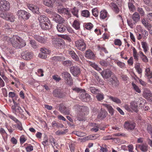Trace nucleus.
I'll use <instances>...</instances> for the list:
<instances>
[{
    "label": "nucleus",
    "mask_w": 152,
    "mask_h": 152,
    "mask_svg": "<svg viewBox=\"0 0 152 152\" xmlns=\"http://www.w3.org/2000/svg\"><path fill=\"white\" fill-rule=\"evenodd\" d=\"M14 40L12 41L13 46L16 48H21L26 45L25 41L18 36L14 37Z\"/></svg>",
    "instance_id": "f257e3e1"
},
{
    "label": "nucleus",
    "mask_w": 152,
    "mask_h": 152,
    "mask_svg": "<svg viewBox=\"0 0 152 152\" xmlns=\"http://www.w3.org/2000/svg\"><path fill=\"white\" fill-rule=\"evenodd\" d=\"M64 82L68 85H71L73 84V80L70 74L67 72H64L61 73Z\"/></svg>",
    "instance_id": "f03ea898"
},
{
    "label": "nucleus",
    "mask_w": 152,
    "mask_h": 152,
    "mask_svg": "<svg viewBox=\"0 0 152 152\" xmlns=\"http://www.w3.org/2000/svg\"><path fill=\"white\" fill-rule=\"evenodd\" d=\"M75 46L78 50L83 51L86 50V45L83 39L78 40L75 42Z\"/></svg>",
    "instance_id": "7ed1b4c3"
},
{
    "label": "nucleus",
    "mask_w": 152,
    "mask_h": 152,
    "mask_svg": "<svg viewBox=\"0 0 152 152\" xmlns=\"http://www.w3.org/2000/svg\"><path fill=\"white\" fill-rule=\"evenodd\" d=\"M52 43L54 47L56 48L63 47L64 44V41L58 38H53L52 39Z\"/></svg>",
    "instance_id": "20e7f679"
},
{
    "label": "nucleus",
    "mask_w": 152,
    "mask_h": 152,
    "mask_svg": "<svg viewBox=\"0 0 152 152\" xmlns=\"http://www.w3.org/2000/svg\"><path fill=\"white\" fill-rule=\"evenodd\" d=\"M17 15L24 20L28 19L30 16L29 13L23 10H19L17 12Z\"/></svg>",
    "instance_id": "39448f33"
},
{
    "label": "nucleus",
    "mask_w": 152,
    "mask_h": 152,
    "mask_svg": "<svg viewBox=\"0 0 152 152\" xmlns=\"http://www.w3.org/2000/svg\"><path fill=\"white\" fill-rule=\"evenodd\" d=\"M69 69L70 72L75 77H77L80 74V69L78 66H71Z\"/></svg>",
    "instance_id": "423d86ee"
},
{
    "label": "nucleus",
    "mask_w": 152,
    "mask_h": 152,
    "mask_svg": "<svg viewBox=\"0 0 152 152\" xmlns=\"http://www.w3.org/2000/svg\"><path fill=\"white\" fill-rule=\"evenodd\" d=\"M136 124L132 121H126L124 124V127L128 130H133L134 129L135 126Z\"/></svg>",
    "instance_id": "0eeeda50"
},
{
    "label": "nucleus",
    "mask_w": 152,
    "mask_h": 152,
    "mask_svg": "<svg viewBox=\"0 0 152 152\" xmlns=\"http://www.w3.org/2000/svg\"><path fill=\"white\" fill-rule=\"evenodd\" d=\"M143 96L152 104V93L147 88L145 89L143 92Z\"/></svg>",
    "instance_id": "6e6552de"
},
{
    "label": "nucleus",
    "mask_w": 152,
    "mask_h": 152,
    "mask_svg": "<svg viewBox=\"0 0 152 152\" xmlns=\"http://www.w3.org/2000/svg\"><path fill=\"white\" fill-rule=\"evenodd\" d=\"M110 84L113 87L118 86L119 84V81L117 78L115 76H113L109 80Z\"/></svg>",
    "instance_id": "1a4fd4ad"
},
{
    "label": "nucleus",
    "mask_w": 152,
    "mask_h": 152,
    "mask_svg": "<svg viewBox=\"0 0 152 152\" xmlns=\"http://www.w3.org/2000/svg\"><path fill=\"white\" fill-rule=\"evenodd\" d=\"M33 54L27 51L22 52L21 53L22 58L24 60H28L32 58Z\"/></svg>",
    "instance_id": "9d476101"
},
{
    "label": "nucleus",
    "mask_w": 152,
    "mask_h": 152,
    "mask_svg": "<svg viewBox=\"0 0 152 152\" xmlns=\"http://www.w3.org/2000/svg\"><path fill=\"white\" fill-rule=\"evenodd\" d=\"M100 74L104 78L107 79L111 77L113 73L109 69H107L102 71Z\"/></svg>",
    "instance_id": "9b49d317"
},
{
    "label": "nucleus",
    "mask_w": 152,
    "mask_h": 152,
    "mask_svg": "<svg viewBox=\"0 0 152 152\" xmlns=\"http://www.w3.org/2000/svg\"><path fill=\"white\" fill-rule=\"evenodd\" d=\"M27 7L28 9L34 13L39 14L40 12L39 11V8L37 6L32 4H28Z\"/></svg>",
    "instance_id": "f8f14e48"
},
{
    "label": "nucleus",
    "mask_w": 152,
    "mask_h": 152,
    "mask_svg": "<svg viewBox=\"0 0 152 152\" xmlns=\"http://www.w3.org/2000/svg\"><path fill=\"white\" fill-rule=\"evenodd\" d=\"M12 111L16 114L18 113L21 115H23V113L24 110H25V108L23 107V108H21L19 106L17 107H12Z\"/></svg>",
    "instance_id": "ddd939ff"
},
{
    "label": "nucleus",
    "mask_w": 152,
    "mask_h": 152,
    "mask_svg": "<svg viewBox=\"0 0 152 152\" xmlns=\"http://www.w3.org/2000/svg\"><path fill=\"white\" fill-rule=\"evenodd\" d=\"M68 9L67 8L60 7L57 9L58 12L60 14H63L67 15L68 17L69 18L71 17V14L69 11Z\"/></svg>",
    "instance_id": "4468645a"
},
{
    "label": "nucleus",
    "mask_w": 152,
    "mask_h": 152,
    "mask_svg": "<svg viewBox=\"0 0 152 152\" xmlns=\"http://www.w3.org/2000/svg\"><path fill=\"white\" fill-rule=\"evenodd\" d=\"M59 109L61 113L65 115H69V110L66 108L63 104H61L59 105Z\"/></svg>",
    "instance_id": "2eb2a0df"
},
{
    "label": "nucleus",
    "mask_w": 152,
    "mask_h": 152,
    "mask_svg": "<svg viewBox=\"0 0 152 152\" xmlns=\"http://www.w3.org/2000/svg\"><path fill=\"white\" fill-rule=\"evenodd\" d=\"M38 19L39 22V25L50 22L49 19L45 15H41L39 16Z\"/></svg>",
    "instance_id": "dca6fc26"
},
{
    "label": "nucleus",
    "mask_w": 152,
    "mask_h": 152,
    "mask_svg": "<svg viewBox=\"0 0 152 152\" xmlns=\"http://www.w3.org/2000/svg\"><path fill=\"white\" fill-rule=\"evenodd\" d=\"M34 37L36 40L41 43H45L47 41V38L44 37H42L39 35H35Z\"/></svg>",
    "instance_id": "f3484780"
},
{
    "label": "nucleus",
    "mask_w": 152,
    "mask_h": 152,
    "mask_svg": "<svg viewBox=\"0 0 152 152\" xmlns=\"http://www.w3.org/2000/svg\"><path fill=\"white\" fill-rule=\"evenodd\" d=\"M10 4L6 0H4L3 1V3L1 6L0 11H8L10 9Z\"/></svg>",
    "instance_id": "a211bd4d"
},
{
    "label": "nucleus",
    "mask_w": 152,
    "mask_h": 152,
    "mask_svg": "<svg viewBox=\"0 0 152 152\" xmlns=\"http://www.w3.org/2000/svg\"><path fill=\"white\" fill-rule=\"evenodd\" d=\"M53 94L54 96L58 98H62L65 96L64 94L61 92L60 90L58 89L54 90Z\"/></svg>",
    "instance_id": "6ab92c4d"
},
{
    "label": "nucleus",
    "mask_w": 152,
    "mask_h": 152,
    "mask_svg": "<svg viewBox=\"0 0 152 152\" xmlns=\"http://www.w3.org/2000/svg\"><path fill=\"white\" fill-rule=\"evenodd\" d=\"M62 23H58L56 26L58 31L61 33L64 32L67 28Z\"/></svg>",
    "instance_id": "aec40b11"
},
{
    "label": "nucleus",
    "mask_w": 152,
    "mask_h": 152,
    "mask_svg": "<svg viewBox=\"0 0 152 152\" xmlns=\"http://www.w3.org/2000/svg\"><path fill=\"white\" fill-rule=\"evenodd\" d=\"M54 19L55 21L58 23H63L64 21V18L60 15L57 14H55Z\"/></svg>",
    "instance_id": "412c9836"
},
{
    "label": "nucleus",
    "mask_w": 152,
    "mask_h": 152,
    "mask_svg": "<svg viewBox=\"0 0 152 152\" xmlns=\"http://www.w3.org/2000/svg\"><path fill=\"white\" fill-rule=\"evenodd\" d=\"M41 28L44 30H47L50 29L52 27V25L50 21L49 22L40 25Z\"/></svg>",
    "instance_id": "4be33fe9"
},
{
    "label": "nucleus",
    "mask_w": 152,
    "mask_h": 152,
    "mask_svg": "<svg viewBox=\"0 0 152 152\" xmlns=\"http://www.w3.org/2000/svg\"><path fill=\"white\" fill-rule=\"evenodd\" d=\"M140 16L138 12H134L132 16V18L134 21V24L138 22L140 20Z\"/></svg>",
    "instance_id": "5701e85b"
},
{
    "label": "nucleus",
    "mask_w": 152,
    "mask_h": 152,
    "mask_svg": "<svg viewBox=\"0 0 152 152\" xmlns=\"http://www.w3.org/2000/svg\"><path fill=\"white\" fill-rule=\"evenodd\" d=\"M69 54L73 60L76 61H79V58L78 56L74 51L72 50L69 51Z\"/></svg>",
    "instance_id": "b1692460"
},
{
    "label": "nucleus",
    "mask_w": 152,
    "mask_h": 152,
    "mask_svg": "<svg viewBox=\"0 0 152 152\" xmlns=\"http://www.w3.org/2000/svg\"><path fill=\"white\" fill-rule=\"evenodd\" d=\"M55 2H57V0H45L44 4L47 6L53 7V3Z\"/></svg>",
    "instance_id": "393cba45"
},
{
    "label": "nucleus",
    "mask_w": 152,
    "mask_h": 152,
    "mask_svg": "<svg viewBox=\"0 0 152 152\" xmlns=\"http://www.w3.org/2000/svg\"><path fill=\"white\" fill-rule=\"evenodd\" d=\"M85 56L86 58L91 59L94 58L95 56L94 53L90 50L86 51Z\"/></svg>",
    "instance_id": "a878e982"
},
{
    "label": "nucleus",
    "mask_w": 152,
    "mask_h": 152,
    "mask_svg": "<svg viewBox=\"0 0 152 152\" xmlns=\"http://www.w3.org/2000/svg\"><path fill=\"white\" fill-rule=\"evenodd\" d=\"M140 149L142 152H146L148 150V146L146 143H142L138 145Z\"/></svg>",
    "instance_id": "bb28decb"
},
{
    "label": "nucleus",
    "mask_w": 152,
    "mask_h": 152,
    "mask_svg": "<svg viewBox=\"0 0 152 152\" xmlns=\"http://www.w3.org/2000/svg\"><path fill=\"white\" fill-rule=\"evenodd\" d=\"M102 105L107 109L109 113L112 115L113 114L114 112V110L111 105L106 104H103Z\"/></svg>",
    "instance_id": "cd10ccee"
},
{
    "label": "nucleus",
    "mask_w": 152,
    "mask_h": 152,
    "mask_svg": "<svg viewBox=\"0 0 152 152\" xmlns=\"http://www.w3.org/2000/svg\"><path fill=\"white\" fill-rule=\"evenodd\" d=\"M15 17L12 14L8 13L6 15V20H9L11 22H13L15 21Z\"/></svg>",
    "instance_id": "c85d7f7f"
},
{
    "label": "nucleus",
    "mask_w": 152,
    "mask_h": 152,
    "mask_svg": "<svg viewBox=\"0 0 152 152\" xmlns=\"http://www.w3.org/2000/svg\"><path fill=\"white\" fill-rule=\"evenodd\" d=\"M107 114V111L104 110H102L99 113L98 118L100 120H102L105 118Z\"/></svg>",
    "instance_id": "c756f323"
},
{
    "label": "nucleus",
    "mask_w": 152,
    "mask_h": 152,
    "mask_svg": "<svg viewBox=\"0 0 152 152\" xmlns=\"http://www.w3.org/2000/svg\"><path fill=\"white\" fill-rule=\"evenodd\" d=\"M145 75L148 78L150 79L152 77V71H151L149 68L145 69Z\"/></svg>",
    "instance_id": "7c9ffc66"
},
{
    "label": "nucleus",
    "mask_w": 152,
    "mask_h": 152,
    "mask_svg": "<svg viewBox=\"0 0 152 152\" xmlns=\"http://www.w3.org/2000/svg\"><path fill=\"white\" fill-rule=\"evenodd\" d=\"M134 2V0H129L128 5L129 10L132 11H133L135 10V6L133 5Z\"/></svg>",
    "instance_id": "2f4dec72"
},
{
    "label": "nucleus",
    "mask_w": 152,
    "mask_h": 152,
    "mask_svg": "<svg viewBox=\"0 0 152 152\" xmlns=\"http://www.w3.org/2000/svg\"><path fill=\"white\" fill-rule=\"evenodd\" d=\"M52 60L55 62L63 61L65 59V58L62 56H54L52 58Z\"/></svg>",
    "instance_id": "473e14b6"
},
{
    "label": "nucleus",
    "mask_w": 152,
    "mask_h": 152,
    "mask_svg": "<svg viewBox=\"0 0 152 152\" xmlns=\"http://www.w3.org/2000/svg\"><path fill=\"white\" fill-rule=\"evenodd\" d=\"M108 97L109 99L117 104H120L121 103V100L117 97H114L110 96H108Z\"/></svg>",
    "instance_id": "72a5a7b5"
},
{
    "label": "nucleus",
    "mask_w": 152,
    "mask_h": 152,
    "mask_svg": "<svg viewBox=\"0 0 152 152\" xmlns=\"http://www.w3.org/2000/svg\"><path fill=\"white\" fill-rule=\"evenodd\" d=\"M131 107L132 110L136 113L138 111L137 110L138 105L137 103L134 102H132L130 103Z\"/></svg>",
    "instance_id": "f704fd0d"
},
{
    "label": "nucleus",
    "mask_w": 152,
    "mask_h": 152,
    "mask_svg": "<svg viewBox=\"0 0 152 152\" xmlns=\"http://www.w3.org/2000/svg\"><path fill=\"white\" fill-rule=\"evenodd\" d=\"M142 24L148 30L151 29V25L149 23H148L145 19H143L142 21Z\"/></svg>",
    "instance_id": "c9c22d12"
},
{
    "label": "nucleus",
    "mask_w": 152,
    "mask_h": 152,
    "mask_svg": "<svg viewBox=\"0 0 152 152\" xmlns=\"http://www.w3.org/2000/svg\"><path fill=\"white\" fill-rule=\"evenodd\" d=\"M107 12L106 10H102L100 12V18L104 19L107 17Z\"/></svg>",
    "instance_id": "e433bc0d"
},
{
    "label": "nucleus",
    "mask_w": 152,
    "mask_h": 152,
    "mask_svg": "<svg viewBox=\"0 0 152 152\" xmlns=\"http://www.w3.org/2000/svg\"><path fill=\"white\" fill-rule=\"evenodd\" d=\"M73 27L77 30L80 29V23L77 20H75L72 24Z\"/></svg>",
    "instance_id": "4c0bfd02"
},
{
    "label": "nucleus",
    "mask_w": 152,
    "mask_h": 152,
    "mask_svg": "<svg viewBox=\"0 0 152 152\" xmlns=\"http://www.w3.org/2000/svg\"><path fill=\"white\" fill-rule=\"evenodd\" d=\"M68 129H65L63 131H57L56 132L55 134L57 135L60 136L66 134L68 132Z\"/></svg>",
    "instance_id": "58836bf2"
},
{
    "label": "nucleus",
    "mask_w": 152,
    "mask_h": 152,
    "mask_svg": "<svg viewBox=\"0 0 152 152\" xmlns=\"http://www.w3.org/2000/svg\"><path fill=\"white\" fill-rule=\"evenodd\" d=\"M81 111L80 113L83 114L84 115H87L89 111V110L88 107L85 106H83L82 107Z\"/></svg>",
    "instance_id": "ea45409f"
},
{
    "label": "nucleus",
    "mask_w": 152,
    "mask_h": 152,
    "mask_svg": "<svg viewBox=\"0 0 152 152\" xmlns=\"http://www.w3.org/2000/svg\"><path fill=\"white\" fill-rule=\"evenodd\" d=\"M141 44L142 45V48L143 49V50L144 52L146 53L148 51L149 49L147 43L145 42H141Z\"/></svg>",
    "instance_id": "a19ab883"
},
{
    "label": "nucleus",
    "mask_w": 152,
    "mask_h": 152,
    "mask_svg": "<svg viewBox=\"0 0 152 152\" xmlns=\"http://www.w3.org/2000/svg\"><path fill=\"white\" fill-rule=\"evenodd\" d=\"M111 8L113 11L116 13H118L119 12V8L117 5L114 3H111Z\"/></svg>",
    "instance_id": "79ce46f5"
},
{
    "label": "nucleus",
    "mask_w": 152,
    "mask_h": 152,
    "mask_svg": "<svg viewBox=\"0 0 152 152\" xmlns=\"http://www.w3.org/2000/svg\"><path fill=\"white\" fill-rule=\"evenodd\" d=\"M88 89L94 94H97L100 91L99 89L94 87H90Z\"/></svg>",
    "instance_id": "37998d69"
},
{
    "label": "nucleus",
    "mask_w": 152,
    "mask_h": 152,
    "mask_svg": "<svg viewBox=\"0 0 152 152\" xmlns=\"http://www.w3.org/2000/svg\"><path fill=\"white\" fill-rule=\"evenodd\" d=\"M83 100L85 102L89 101L91 99V96L87 93H85V95H83Z\"/></svg>",
    "instance_id": "c03bdc74"
},
{
    "label": "nucleus",
    "mask_w": 152,
    "mask_h": 152,
    "mask_svg": "<svg viewBox=\"0 0 152 152\" xmlns=\"http://www.w3.org/2000/svg\"><path fill=\"white\" fill-rule=\"evenodd\" d=\"M85 115H84L82 113H80L77 115V120L80 121H83L84 120V116Z\"/></svg>",
    "instance_id": "a18cd8bd"
},
{
    "label": "nucleus",
    "mask_w": 152,
    "mask_h": 152,
    "mask_svg": "<svg viewBox=\"0 0 152 152\" xmlns=\"http://www.w3.org/2000/svg\"><path fill=\"white\" fill-rule=\"evenodd\" d=\"M17 124H15L14 126L15 127L18 128L19 130L20 131H21L23 130V127L22 126V124L21 122L20 121H18L16 123Z\"/></svg>",
    "instance_id": "49530a36"
},
{
    "label": "nucleus",
    "mask_w": 152,
    "mask_h": 152,
    "mask_svg": "<svg viewBox=\"0 0 152 152\" xmlns=\"http://www.w3.org/2000/svg\"><path fill=\"white\" fill-rule=\"evenodd\" d=\"M29 43L31 46L34 48H36L38 47V45L36 41L34 40H29Z\"/></svg>",
    "instance_id": "de8ad7c7"
},
{
    "label": "nucleus",
    "mask_w": 152,
    "mask_h": 152,
    "mask_svg": "<svg viewBox=\"0 0 152 152\" xmlns=\"http://www.w3.org/2000/svg\"><path fill=\"white\" fill-rule=\"evenodd\" d=\"M81 15L83 17L88 18L90 15V12L87 10H84L82 11Z\"/></svg>",
    "instance_id": "09e8293b"
},
{
    "label": "nucleus",
    "mask_w": 152,
    "mask_h": 152,
    "mask_svg": "<svg viewBox=\"0 0 152 152\" xmlns=\"http://www.w3.org/2000/svg\"><path fill=\"white\" fill-rule=\"evenodd\" d=\"M96 98L99 101H101L104 99V95L103 94L99 93V92L97 94Z\"/></svg>",
    "instance_id": "8fccbe9b"
},
{
    "label": "nucleus",
    "mask_w": 152,
    "mask_h": 152,
    "mask_svg": "<svg viewBox=\"0 0 152 152\" xmlns=\"http://www.w3.org/2000/svg\"><path fill=\"white\" fill-rule=\"evenodd\" d=\"M71 12L72 14L75 16L77 18L78 17V10L76 8L74 7L73 9L71 10Z\"/></svg>",
    "instance_id": "3c124183"
},
{
    "label": "nucleus",
    "mask_w": 152,
    "mask_h": 152,
    "mask_svg": "<svg viewBox=\"0 0 152 152\" xmlns=\"http://www.w3.org/2000/svg\"><path fill=\"white\" fill-rule=\"evenodd\" d=\"M63 64L64 65L67 66L72 65V62L71 61L66 60L64 61L63 63Z\"/></svg>",
    "instance_id": "603ef678"
},
{
    "label": "nucleus",
    "mask_w": 152,
    "mask_h": 152,
    "mask_svg": "<svg viewBox=\"0 0 152 152\" xmlns=\"http://www.w3.org/2000/svg\"><path fill=\"white\" fill-rule=\"evenodd\" d=\"M132 85L134 89L138 93H140L141 92V91L139 88L138 86H137L134 83H132Z\"/></svg>",
    "instance_id": "864d4df0"
},
{
    "label": "nucleus",
    "mask_w": 152,
    "mask_h": 152,
    "mask_svg": "<svg viewBox=\"0 0 152 152\" xmlns=\"http://www.w3.org/2000/svg\"><path fill=\"white\" fill-rule=\"evenodd\" d=\"M93 25L91 23H86L85 28L88 30H91L93 27Z\"/></svg>",
    "instance_id": "5fc2aeb1"
},
{
    "label": "nucleus",
    "mask_w": 152,
    "mask_h": 152,
    "mask_svg": "<svg viewBox=\"0 0 152 152\" xmlns=\"http://www.w3.org/2000/svg\"><path fill=\"white\" fill-rule=\"evenodd\" d=\"M92 12L93 15L95 17H97L98 15V12L97 8H95L92 9Z\"/></svg>",
    "instance_id": "6e6d98bb"
},
{
    "label": "nucleus",
    "mask_w": 152,
    "mask_h": 152,
    "mask_svg": "<svg viewBox=\"0 0 152 152\" xmlns=\"http://www.w3.org/2000/svg\"><path fill=\"white\" fill-rule=\"evenodd\" d=\"M83 106H80L78 104H76L74 106V108L76 110L79 111L80 113L81 111L82 107H83Z\"/></svg>",
    "instance_id": "4d7b16f0"
},
{
    "label": "nucleus",
    "mask_w": 152,
    "mask_h": 152,
    "mask_svg": "<svg viewBox=\"0 0 152 152\" xmlns=\"http://www.w3.org/2000/svg\"><path fill=\"white\" fill-rule=\"evenodd\" d=\"M41 52L45 54H48L50 53V51L48 49L45 48H42L41 49Z\"/></svg>",
    "instance_id": "13d9d810"
},
{
    "label": "nucleus",
    "mask_w": 152,
    "mask_h": 152,
    "mask_svg": "<svg viewBox=\"0 0 152 152\" xmlns=\"http://www.w3.org/2000/svg\"><path fill=\"white\" fill-rule=\"evenodd\" d=\"M145 4L148 6L152 5V0H143Z\"/></svg>",
    "instance_id": "bf43d9fd"
},
{
    "label": "nucleus",
    "mask_w": 152,
    "mask_h": 152,
    "mask_svg": "<svg viewBox=\"0 0 152 152\" xmlns=\"http://www.w3.org/2000/svg\"><path fill=\"white\" fill-rule=\"evenodd\" d=\"M91 65L95 69L98 71H100L101 70V69L99 68L97 64L95 63H92L91 64Z\"/></svg>",
    "instance_id": "052dcab7"
},
{
    "label": "nucleus",
    "mask_w": 152,
    "mask_h": 152,
    "mask_svg": "<svg viewBox=\"0 0 152 152\" xmlns=\"http://www.w3.org/2000/svg\"><path fill=\"white\" fill-rule=\"evenodd\" d=\"M26 149L27 152H30L33 150V147L31 145H29L26 148Z\"/></svg>",
    "instance_id": "680f3d73"
},
{
    "label": "nucleus",
    "mask_w": 152,
    "mask_h": 152,
    "mask_svg": "<svg viewBox=\"0 0 152 152\" xmlns=\"http://www.w3.org/2000/svg\"><path fill=\"white\" fill-rule=\"evenodd\" d=\"M47 54L42 53H40L38 55V56L42 59H46L47 58Z\"/></svg>",
    "instance_id": "e2e57ef3"
},
{
    "label": "nucleus",
    "mask_w": 152,
    "mask_h": 152,
    "mask_svg": "<svg viewBox=\"0 0 152 152\" xmlns=\"http://www.w3.org/2000/svg\"><path fill=\"white\" fill-rule=\"evenodd\" d=\"M135 68L137 72H138V73L139 74H141L142 72V70L140 68L139 65H136L135 66Z\"/></svg>",
    "instance_id": "0e129e2a"
},
{
    "label": "nucleus",
    "mask_w": 152,
    "mask_h": 152,
    "mask_svg": "<svg viewBox=\"0 0 152 152\" xmlns=\"http://www.w3.org/2000/svg\"><path fill=\"white\" fill-rule=\"evenodd\" d=\"M114 44L116 45L121 46V45L122 42L120 39H116L114 41Z\"/></svg>",
    "instance_id": "69168bd1"
},
{
    "label": "nucleus",
    "mask_w": 152,
    "mask_h": 152,
    "mask_svg": "<svg viewBox=\"0 0 152 152\" xmlns=\"http://www.w3.org/2000/svg\"><path fill=\"white\" fill-rule=\"evenodd\" d=\"M137 11L139 12L141 16H143L144 15L145 12L142 8L138 7Z\"/></svg>",
    "instance_id": "338daca9"
},
{
    "label": "nucleus",
    "mask_w": 152,
    "mask_h": 152,
    "mask_svg": "<svg viewBox=\"0 0 152 152\" xmlns=\"http://www.w3.org/2000/svg\"><path fill=\"white\" fill-rule=\"evenodd\" d=\"M117 65L121 68H124L125 66V64L120 61H118L116 62Z\"/></svg>",
    "instance_id": "774afa93"
}]
</instances>
